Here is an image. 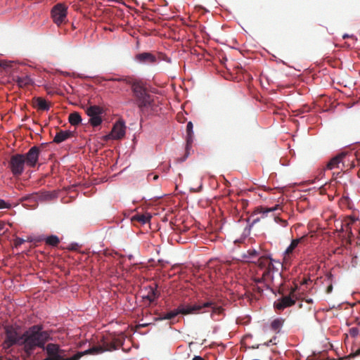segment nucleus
Instances as JSON below:
<instances>
[{
    "mask_svg": "<svg viewBox=\"0 0 360 360\" xmlns=\"http://www.w3.org/2000/svg\"><path fill=\"white\" fill-rule=\"evenodd\" d=\"M358 355H360V349H359L358 350L356 351L355 353L354 354H350L349 356H347V358H350V357H355Z\"/></svg>",
    "mask_w": 360,
    "mask_h": 360,
    "instance_id": "obj_38",
    "label": "nucleus"
},
{
    "mask_svg": "<svg viewBox=\"0 0 360 360\" xmlns=\"http://www.w3.org/2000/svg\"><path fill=\"white\" fill-rule=\"evenodd\" d=\"M15 81L20 87H25L34 83V80L29 75L18 76Z\"/></svg>",
    "mask_w": 360,
    "mask_h": 360,
    "instance_id": "obj_17",
    "label": "nucleus"
},
{
    "mask_svg": "<svg viewBox=\"0 0 360 360\" xmlns=\"http://www.w3.org/2000/svg\"><path fill=\"white\" fill-rule=\"evenodd\" d=\"M292 253V239L290 241V245L287 248V249L283 252V262L280 263L277 262L276 263L278 265H281L283 269H289L291 266V259H290V254Z\"/></svg>",
    "mask_w": 360,
    "mask_h": 360,
    "instance_id": "obj_12",
    "label": "nucleus"
},
{
    "mask_svg": "<svg viewBox=\"0 0 360 360\" xmlns=\"http://www.w3.org/2000/svg\"><path fill=\"white\" fill-rule=\"evenodd\" d=\"M292 294V291L291 290L288 295L283 296L275 301L274 304L275 309L278 311H281L285 308L292 305V298L291 297Z\"/></svg>",
    "mask_w": 360,
    "mask_h": 360,
    "instance_id": "obj_11",
    "label": "nucleus"
},
{
    "mask_svg": "<svg viewBox=\"0 0 360 360\" xmlns=\"http://www.w3.org/2000/svg\"><path fill=\"white\" fill-rule=\"evenodd\" d=\"M59 238L55 235H51L46 238V243L52 246H56L59 243Z\"/></svg>",
    "mask_w": 360,
    "mask_h": 360,
    "instance_id": "obj_29",
    "label": "nucleus"
},
{
    "mask_svg": "<svg viewBox=\"0 0 360 360\" xmlns=\"http://www.w3.org/2000/svg\"><path fill=\"white\" fill-rule=\"evenodd\" d=\"M10 169L14 176L21 175L26 165L23 159V154H16L11 158Z\"/></svg>",
    "mask_w": 360,
    "mask_h": 360,
    "instance_id": "obj_6",
    "label": "nucleus"
},
{
    "mask_svg": "<svg viewBox=\"0 0 360 360\" xmlns=\"http://www.w3.org/2000/svg\"><path fill=\"white\" fill-rule=\"evenodd\" d=\"M198 308H199V307L195 306V304L189 305L181 304L179 305L176 309L178 312V314L187 315L198 311Z\"/></svg>",
    "mask_w": 360,
    "mask_h": 360,
    "instance_id": "obj_14",
    "label": "nucleus"
},
{
    "mask_svg": "<svg viewBox=\"0 0 360 360\" xmlns=\"http://www.w3.org/2000/svg\"><path fill=\"white\" fill-rule=\"evenodd\" d=\"M349 333L352 337H356L359 335V330L357 328L354 327L349 330Z\"/></svg>",
    "mask_w": 360,
    "mask_h": 360,
    "instance_id": "obj_34",
    "label": "nucleus"
},
{
    "mask_svg": "<svg viewBox=\"0 0 360 360\" xmlns=\"http://www.w3.org/2000/svg\"><path fill=\"white\" fill-rule=\"evenodd\" d=\"M72 134L70 131L60 130L55 135L53 141L56 143H60L66 141L68 139L70 138L72 136Z\"/></svg>",
    "mask_w": 360,
    "mask_h": 360,
    "instance_id": "obj_15",
    "label": "nucleus"
},
{
    "mask_svg": "<svg viewBox=\"0 0 360 360\" xmlns=\"http://www.w3.org/2000/svg\"><path fill=\"white\" fill-rule=\"evenodd\" d=\"M259 252L255 249H249L244 254L243 258L248 262L257 261L258 266L262 271L261 277H255L253 281L257 284L264 283L267 288L274 285L275 274L280 276L278 269L274 266V261L268 256H259Z\"/></svg>",
    "mask_w": 360,
    "mask_h": 360,
    "instance_id": "obj_2",
    "label": "nucleus"
},
{
    "mask_svg": "<svg viewBox=\"0 0 360 360\" xmlns=\"http://www.w3.org/2000/svg\"><path fill=\"white\" fill-rule=\"evenodd\" d=\"M86 112L89 117V123L93 127H98L102 123L103 109L100 106L91 105L86 108Z\"/></svg>",
    "mask_w": 360,
    "mask_h": 360,
    "instance_id": "obj_7",
    "label": "nucleus"
},
{
    "mask_svg": "<svg viewBox=\"0 0 360 360\" xmlns=\"http://www.w3.org/2000/svg\"><path fill=\"white\" fill-rule=\"evenodd\" d=\"M178 312L176 309L174 310H172L166 314L160 315L158 318V321H162V320H170L176 316H178Z\"/></svg>",
    "mask_w": 360,
    "mask_h": 360,
    "instance_id": "obj_22",
    "label": "nucleus"
},
{
    "mask_svg": "<svg viewBox=\"0 0 360 360\" xmlns=\"http://www.w3.org/2000/svg\"><path fill=\"white\" fill-rule=\"evenodd\" d=\"M357 221V218L354 217H349L345 219L342 224L341 231L347 233H352V225Z\"/></svg>",
    "mask_w": 360,
    "mask_h": 360,
    "instance_id": "obj_16",
    "label": "nucleus"
},
{
    "mask_svg": "<svg viewBox=\"0 0 360 360\" xmlns=\"http://www.w3.org/2000/svg\"><path fill=\"white\" fill-rule=\"evenodd\" d=\"M68 7L61 3L57 4L51 10L53 22L58 25L63 23L67 17Z\"/></svg>",
    "mask_w": 360,
    "mask_h": 360,
    "instance_id": "obj_8",
    "label": "nucleus"
},
{
    "mask_svg": "<svg viewBox=\"0 0 360 360\" xmlns=\"http://www.w3.org/2000/svg\"><path fill=\"white\" fill-rule=\"evenodd\" d=\"M258 220H259V219H258V218L255 219H254V222H256V221H257Z\"/></svg>",
    "mask_w": 360,
    "mask_h": 360,
    "instance_id": "obj_46",
    "label": "nucleus"
},
{
    "mask_svg": "<svg viewBox=\"0 0 360 360\" xmlns=\"http://www.w3.org/2000/svg\"><path fill=\"white\" fill-rule=\"evenodd\" d=\"M193 360H205L203 358H202L201 356H195Z\"/></svg>",
    "mask_w": 360,
    "mask_h": 360,
    "instance_id": "obj_41",
    "label": "nucleus"
},
{
    "mask_svg": "<svg viewBox=\"0 0 360 360\" xmlns=\"http://www.w3.org/2000/svg\"><path fill=\"white\" fill-rule=\"evenodd\" d=\"M287 221L285 220H281V224L282 226L285 227L287 226Z\"/></svg>",
    "mask_w": 360,
    "mask_h": 360,
    "instance_id": "obj_40",
    "label": "nucleus"
},
{
    "mask_svg": "<svg viewBox=\"0 0 360 360\" xmlns=\"http://www.w3.org/2000/svg\"><path fill=\"white\" fill-rule=\"evenodd\" d=\"M11 205L8 202H6L5 200L0 199V209H4V208H10Z\"/></svg>",
    "mask_w": 360,
    "mask_h": 360,
    "instance_id": "obj_32",
    "label": "nucleus"
},
{
    "mask_svg": "<svg viewBox=\"0 0 360 360\" xmlns=\"http://www.w3.org/2000/svg\"><path fill=\"white\" fill-rule=\"evenodd\" d=\"M214 304V302L212 301H207L202 304H195V306L199 307V308H198V311H200V309L207 307H210L212 309Z\"/></svg>",
    "mask_w": 360,
    "mask_h": 360,
    "instance_id": "obj_30",
    "label": "nucleus"
},
{
    "mask_svg": "<svg viewBox=\"0 0 360 360\" xmlns=\"http://www.w3.org/2000/svg\"><path fill=\"white\" fill-rule=\"evenodd\" d=\"M125 125L123 121L117 122L110 133L105 136L106 139H120L125 135Z\"/></svg>",
    "mask_w": 360,
    "mask_h": 360,
    "instance_id": "obj_10",
    "label": "nucleus"
},
{
    "mask_svg": "<svg viewBox=\"0 0 360 360\" xmlns=\"http://www.w3.org/2000/svg\"><path fill=\"white\" fill-rule=\"evenodd\" d=\"M1 230V228L0 227V231Z\"/></svg>",
    "mask_w": 360,
    "mask_h": 360,
    "instance_id": "obj_47",
    "label": "nucleus"
},
{
    "mask_svg": "<svg viewBox=\"0 0 360 360\" xmlns=\"http://www.w3.org/2000/svg\"><path fill=\"white\" fill-rule=\"evenodd\" d=\"M116 349L112 342L103 341L102 345L94 346L82 352H78L72 356H70V349H62L58 344L49 343L46 347L47 356L43 360H79L86 354H99L106 351H112Z\"/></svg>",
    "mask_w": 360,
    "mask_h": 360,
    "instance_id": "obj_1",
    "label": "nucleus"
},
{
    "mask_svg": "<svg viewBox=\"0 0 360 360\" xmlns=\"http://www.w3.org/2000/svg\"><path fill=\"white\" fill-rule=\"evenodd\" d=\"M193 143V134H187L186 137V149L191 146Z\"/></svg>",
    "mask_w": 360,
    "mask_h": 360,
    "instance_id": "obj_31",
    "label": "nucleus"
},
{
    "mask_svg": "<svg viewBox=\"0 0 360 360\" xmlns=\"http://www.w3.org/2000/svg\"><path fill=\"white\" fill-rule=\"evenodd\" d=\"M79 77L80 78H85V77H84L83 75H79Z\"/></svg>",
    "mask_w": 360,
    "mask_h": 360,
    "instance_id": "obj_45",
    "label": "nucleus"
},
{
    "mask_svg": "<svg viewBox=\"0 0 360 360\" xmlns=\"http://www.w3.org/2000/svg\"><path fill=\"white\" fill-rule=\"evenodd\" d=\"M297 284L294 282V288H293V290H294V297H295V292H296V290H297Z\"/></svg>",
    "mask_w": 360,
    "mask_h": 360,
    "instance_id": "obj_42",
    "label": "nucleus"
},
{
    "mask_svg": "<svg viewBox=\"0 0 360 360\" xmlns=\"http://www.w3.org/2000/svg\"><path fill=\"white\" fill-rule=\"evenodd\" d=\"M40 149L38 146H32L25 154H23V159L26 165L29 167H34L39 160Z\"/></svg>",
    "mask_w": 360,
    "mask_h": 360,
    "instance_id": "obj_9",
    "label": "nucleus"
},
{
    "mask_svg": "<svg viewBox=\"0 0 360 360\" xmlns=\"http://www.w3.org/2000/svg\"><path fill=\"white\" fill-rule=\"evenodd\" d=\"M342 37H343L344 39H345V38L349 37V35H348L347 34H345L342 36Z\"/></svg>",
    "mask_w": 360,
    "mask_h": 360,
    "instance_id": "obj_43",
    "label": "nucleus"
},
{
    "mask_svg": "<svg viewBox=\"0 0 360 360\" xmlns=\"http://www.w3.org/2000/svg\"><path fill=\"white\" fill-rule=\"evenodd\" d=\"M223 311H224V308L221 306L217 305L214 303L212 308L211 316L212 319H214L215 315L222 314Z\"/></svg>",
    "mask_w": 360,
    "mask_h": 360,
    "instance_id": "obj_27",
    "label": "nucleus"
},
{
    "mask_svg": "<svg viewBox=\"0 0 360 360\" xmlns=\"http://www.w3.org/2000/svg\"><path fill=\"white\" fill-rule=\"evenodd\" d=\"M25 242V240L22 238H18L16 240H15V245L16 246H18V245H22V243H24Z\"/></svg>",
    "mask_w": 360,
    "mask_h": 360,
    "instance_id": "obj_36",
    "label": "nucleus"
},
{
    "mask_svg": "<svg viewBox=\"0 0 360 360\" xmlns=\"http://www.w3.org/2000/svg\"><path fill=\"white\" fill-rule=\"evenodd\" d=\"M302 240V238H299V239H294V242H293V244H294V248L297 245V244L300 243V241Z\"/></svg>",
    "mask_w": 360,
    "mask_h": 360,
    "instance_id": "obj_39",
    "label": "nucleus"
},
{
    "mask_svg": "<svg viewBox=\"0 0 360 360\" xmlns=\"http://www.w3.org/2000/svg\"><path fill=\"white\" fill-rule=\"evenodd\" d=\"M9 360H11V359H9Z\"/></svg>",
    "mask_w": 360,
    "mask_h": 360,
    "instance_id": "obj_48",
    "label": "nucleus"
},
{
    "mask_svg": "<svg viewBox=\"0 0 360 360\" xmlns=\"http://www.w3.org/2000/svg\"><path fill=\"white\" fill-rule=\"evenodd\" d=\"M136 60L145 64H153L157 62V58L152 53L148 52H143L139 53L136 56Z\"/></svg>",
    "mask_w": 360,
    "mask_h": 360,
    "instance_id": "obj_13",
    "label": "nucleus"
},
{
    "mask_svg": "<svg viewBox=\"0 0 360 360\" xmlns=\"http://www.w3.org/2000/svg\"><path fill=\"white\" fill-rule=\"evenodd\" d=\"M51 198V194L49 193H41V194L34 193H32V194L26 196L25 198V200L36 202L38 200H42L50 199Z\"/></svg>",
    "mask_w": 360,
    "mask_h": 360,
    "instance_id": "obj_18",
    "label": "nucleus"
},
{
    "mask_svg": "<svg viewBox=\"0 0 360 360\" xmlns=\"http://www.w3.org/2000/svg\"><path fill=\"white\" fill-rule=\"evenodd\" d=\"M139 220L145 224L148 221V218L145 217L144 215H141L139 217Z\"/></svg>",
    "mask_w": 360,
    "mask_h": 360,
    "instance_id": "obj_37",
    "label": "nucleus"
},
{
    "mask_svg": "<svg viewBox=\"0 0 360 360\" xmlns=\"http://www.w3.org/2000/svg\"><path fill=\"white\" fill-rule=\"evenodd\" d=\"M50 334L48 331L42 330L39 326H32L24 334L23 345L25 352L30 354L35 347L43 348L46 352L45 344L50 340Z\"/></svg>",
    "mask_w": 360,
    "mask_h": 360,
    "instance_id": "obj_3",
    "label": "nucleus"
},
{
    "mask_svg": "<svg viewBox=\"0 0 360 360\" xmlns=\"http://www.w3.org/2000/svg\"><path fill=\"white\" fill-rule=\"evenodd\" d=\"M344 158V155H340L335 158H333L327 165V168L329 169H333L335 168H340V165H343L342 159Z\"/></svg>",
    "mask_w": 360,
    "mask_h": 360,
    "instance_id": "obj_20",
    "label": "nucleus"
},
{
    "mask_svg": "<svg viewBox=\"0 0 360 360\" xmlns=\"http://www.w3.org/2000/svg\"><path fill=\"white\" fill-rule=\"evenodd\" d=\"M158 179V176L155 175L153 176L154 180H157Z\"/></svg>",
    "mask_w": 360,
    "mask_h": 360,
    "instance_id": "obj_44",
    "label": "nucleus"
},
{
    "mask_svg": "<svg viewBox=\"0 0 360 360\" xmlns=\"http://www.w3.org/2000/svg\"><path fill=\"white\" fill-rule=\"evenodd\" d=\"M284 320L282 318H277L272 321L271 323V329L278 332L283 326Z\"/></svg>",
    "mask_w": 360,
    "mask_h": 360,
    "instance_id": "obj_24",
    "label": "nucleus"
},
{
    "mask_svg": "<svg viewBox=\"0 0 360 360\" xmlns=\"http://www.w3.org/2000/svg\"><path fill=\"white\" fill-rule=\"evenodd\" d=\"M131 79H131L129 77H108V78L105 79L106 81L124 82H126L127 84H131Z\"/></svg>",
    "mask_w": 360,
    "mask_h": 360,
    "instance_id": "obj_28",
    "label": "nucleus"
},
{
    "mask_svg": "<svg viewBox=\"0 0 360 360\" xmlns=\"http://www.w3.org/2000/svg\"><path fill=\"white\" fill-rule=\"evenodd\" d=\"M278 205L271 207H261L259 208H257V214H262V217H264L267 216L268 213L273 212L274 211L278 209Z\"/></svg>",
    "mask_w": 360,
    "mask_h": 360,
    "instance_id": "obj_25",
    "label": "nucleus"
},
{
    "mask_svg": "<svg viewBox=\"0 0 360 360\" xmlns=\"http://www.w3.org/2000/svg\"><path fill=\"white\" fill-rule=\"evenodd\" d=\"M279 274H280L279 277L275 274L274 283H276V278H281V272H279ZM255 283V287H256L257 290H258V292H263L264 289H268L266 288V286H265L264 285V283H259V284H257L256 283ZM277 285H279V283H277V285L276 283H274V285H272L271 287L269 289L271 290V291H273V288H276V287H277Z\"/></svg>",
    "mask_w": 360,
    "mask_h": 360,
    "instance_id": "obj_26",
    "label": "nucleus"
},
{
    "mask_svg": "<svg viewBox=\"0 0 360 360\" xmlns=\"http://www.w3.org/2000/svg\"><path fill=\"white\" fill-rule=\"evenodd\" d=\"M79 248V245L77 243H72L70 244L68 249L70 250H77Z\"/></svg>",
    "mask_w": 360,
    "mask_h": 360,
    "instance_id": "obj_35",
    "label": "nucleus"
},
{
    "mask_svg": "<svg viewBox=\"0 0 360 360\" xmlns=\"http://www.w3.org/2000/svg\"><path fill=\"white\" fill-rule=\"evenodd\" d=\"M193 123L191 122H188L186 125L187 134H193Z\"/></svg>",
    "mask_w": 360,
    "mask_h": 360,
    "instance_id": "obj_33",
    "label": "nucleus"
},
{
    "mask_svg": "<svg viewBox=\"0 0 360 360\" xmlns=\"http://www.w3.org/2000/svg\"><path fill=\"white\" fill-rule=\"evenodd\" d=\"M159 297V292L156 288H150L148 294L145 298L148 300L150 302L155 301Z\"/></svg>",
    "mask_w": 360,
    "mask_h": 360,
    "instance_id": "obj_21",
    "label": "nucleus"
},
{
    "mask_svg": "<svg viewBox=\"0 0 360 360\" xmlns=\"http://www.w3.org/2000/svg\"><path fill=\"white\" fill-rule=\"evenodd\" d=\"M35 107L40 110L48 111L50 108V105L44 98L41 97H37L34 99Z\"/></svg>",
    "mask_w": 360,
    "mask_h": 360,
    "instance_id": "obj_19",
    "label": "nucleus"
},
{
    "mask_svg": "<svg viewBox=\"0 0 360 360\" xmlns=\"http://www.w3.org/2000/svg\"><path fill=\"white\" fill-rule=\"evenodd\" d=\"M68 120L72 125L76 126L82 122V117L78 112H75L70 114Z\"/></svg>",
    "mask_w": 360,
    "mask_h": 360,
    "instance_id": "obj_23",
    "label": "nucleus"
},
{
    "mask_svg": "<svg viewBox=\"0 0 360 360\" xmlns=\"http://www.w3.org/2000/svg\"><path fill=\"white\" fill-rule=\"evenodd\" d=\"M130 84H131V89L136 99V103L140 110H143L145 108L150 107L153 102V99L152 96L147 93L143 84L140 82L131 79Z\"/></svg>",
    "mask_w": 360,
    "mask_h": 360,
    "instance_id": "obj_4",
    "label": "nucleus"
},
{
    "mask_svg": "<svg viewBox=\"0 0 360 360\" xmlns=\"http://www.w3.org/2000/svg\"><path fill=\"white\" fill-rule=\"evenodd\" d=\"M24 334L20 335L13 328L8 327L6 330V339L3 342L5 349H9L13 345H23Z\"/></svg>",
    "mask_w": 360,
    "mask_h": 360,
    "instance_id": "obj_5",
    "label": "nucleus"
}]
</instances>
